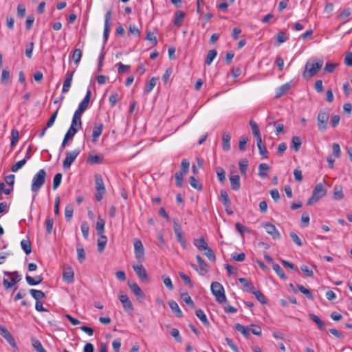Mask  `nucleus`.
Masks as SVG:
<instances>
[{
    "mask_svg": "<svg viewBox=\"0 0 352 352\" xmlns=\"http://www.w3.org/2000/svg\"><path fill=\"white\" fill-rule=\"evenodd\" d=\"M322 65V59L312 58L309 60L305 65V69L302 72L303 78L310 79L320 71Z\"/></svg>",
    "mask_w": 352,
    "mask_h": 352,
    "instance_id": "1",
    "label": "nucleus"
},
{
    "mask_svg": "<svg viewBox=\"0 0 352 352\" xmlns=\"http://www.w3.org/2000/svg\"><path fill=\"white\" fill-rule=\"evenodd\" d=\"M47 173L44 169L39 170L33 177L31 190L32 192H36L43 186L45 182Z\"/></svg>",
    "mask_w": 352,
    "mask_h": 352,
    "instance_id": "2",
    "label": "nucleus"
},
{
    "mask_svg": "<svg viewBox=\"0 0 352 352\" xmlns=\"http://www.w3.org/2000/svg\"><path fill=\"white\" fill-rule=\"evenodd\" d=\"M211 292L214 296L217 302L223 303L226 301L224 288L219 282H212L211 284Z\"/></svg>",
    "mask_w": 352,
    "mask_h": 352,
    "instance_id": "3",
    "label": "nucleus"
},
{
    "mask_svg": "<svg viewBox=\"0 0 352 352\" xmlns=\"http://www.w3.org/2000/svg\"><path fill=\"white\" fill-rule=\"evenodd\" d=\"M327 190L322 184H318L315 186L311 197L308 199L307 204L311 205L317 202L320 198L326 195Z\"/></svg>",
    "mask_w": 352,
    "mask_h": 352,
    "instance_id": "4",
    "label": "nucleus"
},
{
    "mask_svg": "<svg viewBox=\"0 0 352 352\" xmlns=\"http://www.w3.org/2000/svg\"><path fill=\"white\" fill-rule=\"evenodd\" d=\"M329 119V114L324 111H320L317 116V126L320 131H324Z\"/></svg>",
    "mask_w": 352,
    "mask_h": 352,
    "instance_id": "5",
    "label": "nucleus"
},
{
    "mask_svg": "<svg viewBox=\"0 0 352 352\" xmlns=\"http://www.w3.org/2000/svg\"><path fill=\"white\" fill-rule=\"evenodd\" d=\"M173 229L177 238V241L181 244L183 248H186V240L183 236L182 229L180 224L178 223L177 219L173 220Z\"/></svg>",
    "mask_w": 352,
    "mask_h": 352,
    "instance_id": "6",
    "label": "nucleus"
},
{
    "mask_svg": "<svg viewBox=\"0 0 352 352\" xmlns=\"http://www.w3.org/2000/svg\"><path fill=\"white\" fill-rule=\"evenodd\" d=\"M134 252L137 261L142 263L144 259V248L142 241L138 239L134 240Z\"/></svg>",
    "mask_w": 352,
    "mask_h": 352,
    "instance_id": "7",
    "label": "nucleus"
},
{
    "mask_svg": "<svg viewBox=\"0 0 352 352\" xmlns=\"http://www.w3.org/2000/svg\"><path fill=\"white\" fill-rule=\"evenodd\" d=\"M80 151L77 149L72 151H67L66 157L63 162V169H68L71 166L72 164L75 161Z\"/></svg>",
    "mask_w": 352,
    "mask_h": 352,
    "instance_id": "8",
    "label": "nucleus"
},
{
    "mask_svg": "<svg viewBox=\"0 0 352 352\" xmlns=\"http://www.w3.org/2000/svg\"><path fill=\"white\" fill-rule=\"evenodd\" d=\"M133 269L141 281H142V282H148V276L147 272L142 264L133 265Z\"/></svg>",
    "mask_w": 352,
    "mask_h": 352,
    "instance_id": "9",
    "label": "nucleus"
},
{
    "mask_svg": "<svg viewBox=\"0 0 352 352\" xmlns=\"http://www.w3.org/2000/svg\"><path fill=\"white\" fill-rule=\"evenodd\" d=\"M196 258L198 263V266L192 265V267L200 275H204L208 271V264L204 261L200 255H197Z\"/></svg>",
    "mask_w": 352,
    "mask_h": 352,
    "instance_id": "10",
    "label": "nucleus"
},
{
    "mask_svg": "<svg viewBox=\"0 0 352 352\" xmlns=\"http://www.w3.org/2000/svg\"><path fill=\"white\" fill-rule=\"evenodd\" d=\"M120 301L122 304V307L125 311L127 313H131L133 311V307L132 302L129 300V296L126 294H120L118 296Z\"/></svg>",
    "mask_w": 352,
    "mask_h": 352,
    "instance_id": "11",
    "label": "nucleus"
},
{
    "mask_svg": "<svg viewBox=\"0 0 352 352\" xmlns=\"http://www.w3.org/2000/svg\"><path fill=\"white\" fill-rule=\"evenodd\" d=\"M0 335L6 339V340L10 344L11 346L16 347L14 338L5 327H0Z\"/></svg>",
    "mask_w": 352,
    "mask_h": 352,
    "instance_id": "12",
    "label": "nucleus"
},
{
    "mask_svg": "<svg viewBox=\"0 0 352 352\" xmlns=\"http://www.w3.org/2000/svg\"><path fill=\"white\" fill-rule=\"evenodd\" d=\"M263 227L267 233L271 235L274 239H279L280 238V234L274 225L270 223H265Z\"/></svg>",
    "mask_w": 352,
    "mask_h": 352,
    "instance_id": "13",
    "label": "nucleus"
},
{
    "mask_svg": "<svg viewBox=\"0 0 352 352\" xmlns=\"http://www.w3.org/2000/svg\"><path fill=\"white\" fill-rule=\"evenodd\" d=\"M128 285L131 291L138 300H142L145 298L144 293L136 283H129Z\"/></svg>",
    "mask_w": 352,
    "mask_h": 352,
    "instance_id": "14",
    "label": "nucleus"
},
{
    "mask_svg": "<svg viewBox=\"0 0 352 352\" xmlns=\"http://www.w3.org/2000/svg\"><path fill=\"white\" fill-rule=\"evenodd\" d=\"M104 125L102 123L97 124L94 126L92 131V141L94 142H97L98 138L102 134Z\"/></svg>",
    "mask_w": 352,
    "mask_h": 352,
    "instance_id": "15",
    "label": "nucleus"
},
{
    "mask_svg": "<svg viewBox=\"0 0 352 352\" xmlns=\"http://www.w3.org/2000/svg\"><path fill=\"white\" fill-rule=\"evenodd\" d=\"M25 280L29 285L34 286L37 285L43 282V277L42 275L36 276L35 277H32L29 275H26Z\"/></svg>",
    "mask_w": 352,
    "mask_h": 352,
    "instance_id": "16",
    "label": "nucleus"
},
{
    "mask_svg": "<svg viewBox=\"0 0 352 352\" xmlns=\"http://www.w3.org/2000/svg\"><path fill=\"white\" fill-rule=\"evenodd\" d=\"M230 185L232 190H239L241 187L240 177L238 175H231L230 176Z\"/></svg>",
    "mask_w": 352,
    "mask_h": 352,
    "instance_id": "17",
    "label": "nucleus"
},
{
    "mask_svg": "<svg viewBox=\"0 0 352 352\" xmlns=\"http://www.w3.org/2000/svg\"><path fill=\"white\" fill-rule=\"evenodd\" d=\"M168 305L171 311L175 314L177 317L182 318L183 316L182 311L180 309L178 304L175 301L170 300L168 302Z\"/></svg>",
    "mask_w": 352,
    "mask_h": 352,
    "instance_id": "18",
    "label": "nucleus"
},
{
    "mask_svg": "<svg viewBox=\"0 0 352 352\" xmlns=\"http://www.w3.org/2000/svg\"><path fill=\"white\" fill-rule=\"evenodd\" d=\"M239 281L242 284L245 290L248 292H254V287L252 282L248 280L245 278H239Z\"/></svg>",
    "mask_w": 352,
    "mask_h": 352,
    "instance_id": "19",
    "label": "nucleus"
},
{
    "mask_svg": "<svg viewBox=\"0 0 352 352\" xmlns=\"http://www.w3.org/2000/svg\"><path fill=\"white\" fill-rule=\"evenodd\" d=\"M98 235L99 236V238L97 241L98 250L99 252H102L105 248L107 242V239L104 234Z\"/></svg>",
    "mask_w": 352,
    "mask_h": 352,
    "instance_id": "20",
    "label": "nucleus"
},
{
    "mask_svg": "<svg viewBox=\"0 0 352 352\" xmlns=\"http://www.w3.org/2000/svg\"><path fill=\"white\" fill-rule=\"evenodd\" d=\"M63 279L64 281L71 283L74 280V274L71 268H69L63 272Z\"/></svg>",
    "mask_w": 352,
    "mask_h": 352,
    "instance_id": "21",
    "label": "nucleus"
},
{
    "mask_svg": "<svg viewBox=\"0 0 352 352\" xmlns=\"http://www.w3.org/2000/svg\"><path fill=\"white\" fill-rule=\"evenodd\" d=\"M193 243L199 251H203L207 249L208 247L204 236L201 237L199 239H194Z\"/></svg>",
    "mask_w": 352,
    "mask_h": 352,
    "instance_id": "22",
    "label": "nucleus"
},
{
    "mask_svg": "<svg viewBox=\"0 0 352 352\" xmlns=\"http://www.w3.org/2000/svg\"><path fill=\"white\" fill-rule=\"evenodd\" d=\"M91 94V90L88 89L87 91L85 96L84 97V98L82 99V100L80 102V104L78 105L79 108L83 109L84 111L86 110V109L88 107L89 103Z\"/></svg>",
    "mask_w": 352,
    "mask_h": 352,
    "instance_id": "23",
    "label": "nucleus"
},
{
    "mask_svg": "<svg viewBox=\"0 0 352 352\" xmlns=\"http://www.w3.org/2000/svg\"><path fill=\"white\" fill-rule=\"evenodd\" d=\"M230 139L231 136L230 134L224 133L222 135V148L226 151H228L230 149Z\"/></svg>",
    "mask_w": 352,
    "mask_h": 352,
    "instance_id": "24",
    "label": "nucleus"
},
{
    "mask_svg": "<svg viewBox=\"0 0 352 352\" xmlns=\"http://www.w3.org/2000/svg\"><path fill=\"white\" fill-rule=\"evenodd\" d=\"M104 156L102 155H89L87 162L91 164H100L102 162Z\"/></svg>",
    "mask_w": 352,
    "mask_h": 352,
    "instance_id": "25",
    "label": "nucleus"
},
{
    "mask_svg": "<svg viewBox=\"0 0 352 352\" xmlns=\"http://www.w3.org/2000/svg\"><path fill=\"white\" fill-rule=\"evenodd\" d=\"M309 318L313 322H314L318 325L319 329H325L324 322L318 316L314 314H309Z\"/></svg>",
    "mask_w": 352,
    "mask_h": 352,
    "instance_id": "26",
    "label": "nucleus"
},
{
    "mask_svg": "<svg viewBox=\"0 0 352 352\" xmlns=\"http://www.w3.org/2000/svg\"><path fill=\"white\" fill-rule=\"evenodd\" d=\"M185 16L184 12L182 10H178L175 13V19L173 21V23L175 25L180 26L182 25V22L184 20Z\"/></svg>",
    "mask_w": 352,
    "mask_h": 352,
    "instance_id": "27",
    "label": "nucleus"
},
{
    "mask_svg": "<svg viewBox=\"0 0 352 352\" xmlns=\"http://www.w3.org/2000/svg\"><path fill=\"white\" fill-rule=\"evenodd\" d=\"M249 162L246 158H243L239 162V167L241 174L245 177Z\"/></svg>",
    "mask_w": 352,
    "mask_h": 352,
    "instance_id": "28",
    "label": "nucleus"
},
{
    "mask_svg": "<svg viewBox=\"0 0 352 352\" xmlns=\"http://www.w3.org/2000/svg\"><path fill=\"white\" fill-rule=\"evenodd\" d=\"M351 11L350 8H344L341 11L340 14L338 16V19L339 20H342V23H345L348 21L347 18L351 15Z\"/></svg>",
    "mask_w": 352,
    "mask_h": 352,
    "instance_id": "29",
    "label": "nucleus"
},
{
    "mask_svg": "<svg viewBox=\"0 0 352 352\" xmlns=\"http://www.w3.org/2000/svg\"><path fill=\"white\" fill-rule=\"evenodd\" d=\"M234 329L237 331L241 332L245 338H249V336H250V329L248 327H245V326H243V325H242V324H241L239 323H236L234 325Z\"/></svg>",
    "mask_w": 352,
    "mask_h": 352,
    "instance_id": "30",
    "label": "nucleus"
},
{
    "mask_svg": "<svg viewBox=\"0 0 352 352\" xmlns=\"http://www.w3.org/2000/svg\"><path fill=\"white\" fill-rule=\"evenodd\" d=\"M104 225H105V221L102 219L100 217H98L96 225V229L97 231L98 234H102L104 232Z\"/></svg>",
    "mask_w": 352,
    "mask_h": 352,
    "instance_id": "31",
    "label": "nucleus"
},
{
    "mask_svg": "<svg viewBox=\"0 0 352 352\" xmlns=\"http://www.w3.org/2000/svg\"><path fill=\"white\" fill-rule=\"evenodd\" d=\"M96 189V191H106L103 179L99 175L95 176Z\"/></svg>",
    "mask_w": 352,
    "mask_h": 352,
    "instance_id": "32",
    "label": "nucleus"
},
{
    "mask_svg": "<svg viewBox=\"0 0 352 352\" xmlns=\"http://www.w3.org/2000/svg\"><path fill=\"white\" fill-rule=\"evenodd\" d=\"M219 200L224 206H226V207H230L231 202L228 194L226 191H221Z\"/></svg>",
    "mask_w": 352,
    "mask_h": 352,
    "instance_id": "33",
    "label": "nucleus"
},
{
    "mask_svg": "<svg viewBox=\"0 0 352 352\" xmlns=\"http://www.w3.org/2000/svg\"><path fill=\"white\" fill-rule=\"evenodd\" d=\"M30 293L32 298H34L36 301H40V300L43 299L45 296L43 292L35 289H31L30 290Z\"/></svg>",
    "mask_w": 352,
    "mask_h": 352,
    "instance_id": "34",
    "label": "nucleus"
},
{
    "mask_svg": "<svg viewBox=\"0 0 352 352\" xmlns=\"http://www.w3.org/2000/svg\"><path fill=\"white\" fill-rule=\"evenodd\" d=\"M195 314L204 325L208 326L210 324L207 316L202 309H199L196 310Z\"/></svg>",
    "mask_w": 352,
    "mask_h": 352,
    "instance_id": "35",
    "label": "nucleus"
},
{
    "mask_svg": "<svg viewBox=\"0 0 352 352\" xmlns=\"http://www.w3.org/2000/svg\"><path fill=\"white\" fill-rule=\"evenodd\" d=\"M290 88L289 83H285L279 87L276 92V98H280L283 96Z\"/></svg>",
    "mask_w": 352,
    "mask_h": 352,
    "instance_id": "36",
    "label": "nucleus"
},
{
    "mask_svg": "<svg viewBox=\"0 0 352 352\" xmlns=\"http://www.w3.org/2000/svg\"><path fill=\"white\" fill-rule=\"evenodd\" d=\"M157 78L155 77H153L150 79L148 83L145 85L144 89V91L145 94H148L153 90V89L157 84Z\"/></svg>",
    "mask_w": 352,
    "mask_h": 352,
    "instance_id": "37",
    "label": "nucleus"
},
{
    "mask_svg": "<svg viewBox=\"0 0 352 352\" xmlns=\"http://www.w3.org/2000/svg\"><path fill=\"white\" fill-rule=\"evenodd\" d=\"M32 344L36 352H47L38 340L32 338Z\"/></svg>",
    "mask_w": 352,
    "mask_h": 352,
    "instance_id": "38",
    "label": "nucleus"
},
{
    "mask_svg": "<svg viewBox=\"0 0 352 352\" xmlns=\"http://www.w3.org/2000/svg\"><path fill=\"white\" fill-rule=\"evenodd\" d=\"M269 169L270 166L267 164H261L258 166V175L262 178L265 177L267 175V171L269 170Z\"/></svg>",
    "mask_w": 352,
    "mask_h": 352,
    "instance_id": "39",
    "label": "nucleus"
},
{
    "mask_svg": "<svg viewBox=\"0 0 352 352\" xmlns=\"http://www.w3.org/2000/svg\"><path fill=\"white\" fill-rule=\"evenodd\" d=\"M344 197L342 188L341 186H336L333 188V199L336 200H340Z\"/></svg>",
    "mask_w": 352,
    "mask_h": 352,
    "instance_id": "40",
    "label": "nucleus"
},
{
    "mask_svg": "<svg viewBox=\"0 0 352 352\" xmlns=\"http://www.w3.org/2000/svg\"><path fill=\"white\" fill-rule=\"evenodd\" d=\"M273 270L275 271L276 274L283 280H285L287 278V276L285 274V272L283 269L277 263H274L272 265Z\"/></svg>",
    "mask_w": 352,
    "mask_h": 352,
    "instance_id": "41",
    "label": "nucleus"
},
{
    "mask_svg": "<svg viewBox=\"0 0 352 352\" xmlns=\"http://www.w3.org/2000/svg\"><path fill=\"white\" fill-rule=\"evenodd\" d=\"M21 246L26 254H30L32 252L31 242L29 240H22Z\"/></svg>",
    "mask_w": 352,
    "mask_h": 352,
    "instance_id": "42",
    "label": "nucleus"
},
{
    "mask_svg": "<svg viewBox=\"0 0 352 352\" xmlns=\"http://www.w3.org/2000/svg\"><path fill=\"white\" fill-rule=\"evenodd\" d=\"M217 52L216 50H209L207 54L205 63L208 65H210L212 63V62L213 61V60L214 59V58L217 56Z\"/></svg>",
    "mask_w": 352,
    "mask_h": 352,
    "instance_id": "43",
    "label": "nucleus"
},
{
    "mask_svg": "<svg viewBox=\"0 0 352 352\" xmlns=\"http://www.w3.org/2000/svg\"><path fill=\"white\" fill-rule=\"evenodd\" d=\"M82 52L80 49H75L72 53V58L76 65H78L82 58Z\"/></svg>",
    "mask_w": 352,
    "mask_h": 352,
    "instance_id": "44",
    "label": "nucleus"
},
{
    "mask_svg": "<svg viewBox=\"0 0 352 352\" xmlns=\"http://www.w3.org/2000/svg\"><path fill=\"white\" fill-rule=\"evenodd\" d=\"M302 144L301 139L298 136H294L292 140V148L295 151H299Z\"/></svg>",
    "mask_w": 352,
    "mask_h": 352,
    "instance_id": "45",
    "label": "nucleus"
},
{
    "mask_svg": "<svg viewBox=\"0 0 352 352\" xmlns=\"http://www.w3.org/2000/svg\"><path fill=\"white\" fill-rule=\"evenodd\" d=\"M215 171L219 181L221 183L224 182L226 181V172L224 169L221 166H217L215 168Z\"/></svg>",
    "mask_w": 352,
    "mask_h": 352,
    "instance_id": "46",
    "label": "nucleus"
},
{
    "mask_svg": "<svg viewBox=\"0 0 352 352\" xmlns=\"http://www.w3.org/2000/svg\"><path fill=\"white\" fill-rule=\"evenodd\" d=\"M189 183L190 186L197 189L198 190H202V185L200 184L198 179H197L194 176H190L189 177Z\"/></svg>",
    "mask_w": 352,
    "mask_h": 352,
    "instance_id": "47",
    "label": "nucleus"
},
{
    "mask_svg": "<svg viewBox=\"0 0 352 352\" xmlns=\"http://www.w3.org/2000/svg\"><path fill=\"white\" fill-rule=\"evenodd\" d=\"M189 166L190 163L186 159H183L180 166L181 170L178 173L184 175H186L189 170Z\"/></svg>",
    "mask_w": 352,
    "mask_h": 352,
    "instance_id": "48",
    "label": "nucleus"
},
{
    "mask_svg": "<svg viewBox=\"0 0 352 352\" xmlns=\"http://www.w3.org/2000/svg\"><path fill=\"white\" fill-rule=\"evenodd\" d=\"M11 142H10V146L12 148L14 147L16 144L18 142L19 139V131L16 129H13L11 131Z\"/></svg>",
    "mask_w": 352,
    "mask_h": 352,
    "instance_id": "49",
    "label": "nucleus"
},
{
    "mask_svg": "<svg viewBox=\"0 0 352 352\" xmlns=\"http://www.w3.org/2000/svg\"><path fill=\"white\" fill-rule=\"evenodd\" d=\"M82 121L81 119H76L72 118V124L69 129H72V128L75 130V131L78 132V130L81 128Z\"/></svg>",
    "mask_w": 352,
    "mask_h": 352,
    "instance_id": "50",
    "label": "nucleus"
},
{
    "mask_svg": "<svg viewBox=\"0 0 352 352\" xmlns=\"http://www.w3.org/2000/svg\"><path fill=\"white\" fill-rule=\"evenodd\" d=\"M181 298L183 301H184L188 305L191 307H195V303L192 300L191 297L188 294V293H182L180 295Z\"/></svg>",
    "mask_w": 352,
    "mask_h": 352,
    "instance_id": "51",
    "label": "nucleus"
},
{
    "mask_svg": "<svg viewBox=\"0 0 352 352\" xmlns=\"http://www.w3.org/2000/svg\"><path fill=\"white\" fill-rule=\"evenodd\" d=\"M80 228H81V231H82L84 238L85 239H87L89 237V223L87 221H82L80 225Z\"/></svg>",
    "mask_w": 352,
    "mask_h": 352,
    "instance_id": "52",
    "label": "nucleus"
},
{
    "mask_svg": "<svg viewBox=\"0 0 352 352\" xmlns=\"http://www.w3.org/2000/svg\"><path fill=\"white\" fill-rule=\"evenodd\" d=\"M298 290L306 296L310 300H314V297L310 290L305 287L303 285H298Z\"/></svg>",
    "mask_w": 352,
    "mask_h": 352,
    "instance_id": "53",
    "label": "nucleus"
},
{
    "mask_svg": "<svg viewBox=\"0 0 352 352\" xmlns=\"http://www.w3.org/2000/svg\"><path fill=\"white\" fill-rule=\"evenodd\" d=\"M76 251L78 261L80 263H83L86 258V254L84 248L82 247H77Z\"/></svg>",
    "mask_w": 352,
    "mask_h": 352,
    "instance_id": "54",
    "label": "nucleus"
},
{
    "mask_svg": "<svg viewBox=\"0 0 352 352\" xmlns=\"http://www.w3.org/2000/svg\"><path fill=\"white\" fill-rule=\"evenodd\" d=\"M3 273L6 275H13L12 278H13L14 283L17 284L21 280V276L18 273L17 271H14V272H12L4 271Z\"/></svg>",
    "mask_w": 352,
    "mask_h": 352,
    "instance_id": "55",
    "label": "nucleus"
},
{
    "mask_svg": "<svg viewBox=\"0 0 352 352\" xmlns=\"http://www.w3.org/2000/svg\"><path fill=\"white\" fill-rule=\"evenodd\" d=\"M62 180V174L58 173H56L53 179V188L56 189L60 184Z\"/></svg>",
    "mask_w": 352,
    "mask_h": 352,
    "instance_id": "56",
    "label": "nucleus"
},
{
    "mask_svg": "<svg viewBox=\"0 0 352 352\" xmlns=\"http://www.w3.org/2000/svg\"><path fill=\"white\" fill-rule=\"evenodd\" d=\"M170 334L175 339V340L178 342H181L182 341V338L180 336L179 331L176 328H172Z\"/></svg>",
    "mask_w": 352,
    "mask_h": 352,
    "instance_id": "57",
    "label": "nucleus"
},
{
    "mask_svg": "<svg viewBox=\"0 0 352 352\" xmlns=\"http://www.w3.org/2000/svg\"><path fill=\"white\" fill-rule=\"evenodd\" d=\"M120 99V96L118 93L112 94L109 98V104L111 107H114L117 102Z\"/></svg>",
    "mask_w": 352,
    "mask_h": 352,
    "instance_id": "58",
    "label": "nucleus"
},
{
    "mask_svg": "<svg viewBox=\"0 0 352 352\" xmlns=\"http://www.w3.org/2000/svg\"><path fill=\"white\" fill-rule=\"evenodd\" d=\"M10 79V72L7 69H3L1 73V82L6 85Z\"/></svg>",
    "mask_w": 352,
    "mask_h": 352,
    "instance_id": "59",
    "label": "nucleus"
},
{
    "mask_svg": "<svg viewBox=\"0 0 352 352\" xmlns=\"http://www.w3.org/2000/svg\"><path fill=\"white\" fill-rule=\"evenodd\" d=\"M54 221L50 217H47L45 219L46 232L50 234L53 229Z\"/></svg>",
    "mask_w": 352,
    "mask_h": 352,
    "instance_id": "60",
    "label": "nucleus"
},
{
    "mask_svg": "<svg viewBox=\"0 0 352 352\" xmlns=\"http://www.w3.org/2000/svg\"><path fill=\"white\" fill-rule=\"evenodd\" d=\"M16 283H14L13 278L12 276L8 279L4 278L3 280V285L6 289H8L10 288H12L14 287Z\"/></svg>",
    "mask_w": 352,
    "mask_h": 352,
    "instance_id": "61",
    "label": "nucleus"
},
{
    "mask_svg": "<svg viewBox=\"0 0 352 352\" xmlns=\"http://www.w3.org/2000/svg\"><path fill=\"white\" fill-rule=\"evenodd\" d=\"M253 294H254L256 299L263 305H265L267 303L265 297L264 295L260 292V291H256L254 289V292H252Z\"/></svg>",
    "mask_w": 352,
    "mask_h": 352,
    "instance_id": "62",
    "label": "nucleus"
},
{
    "mask_svg": "<svg viewBox=\"0 0 352 352\" xmlns=\"http://www.w3.org/2000/svg\"><path fill=\"white\" fill-rule=\"evenodd\" d=\"M74 209L72 206H67L65 208V216L66 221H70L73 216Z\"/></svg>",
    "mask_w": 352,
    "mask_h": 352,
    "instance_id": "63",
    "label": "nucleus"
},
{
    "mask_svg": "<svg viewBox=\"0 0 352 352\" xmlns=\"http://www.w3.org/2000/svg\"><path fill=\"white\" fill-rule=\"evenodd\" d=\"M26 164V160H21L17 162L11 167L12 172H17L21 168H22Z\"/></svg>",
    "mask_w": 352,
    "mask_h": 352,
    "instance_id": "64",
    "label": "nucleus"
}]
</instances>
